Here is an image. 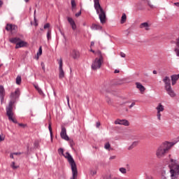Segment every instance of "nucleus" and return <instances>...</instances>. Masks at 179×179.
<instances>
[{
	"mask_svg": "<svg viewBox=\"0 0 179 179\" xmlns=\"http://www.w3.org/2000/svg\"><path fill=\"white\" fill-rule=\"evenodd\" d=\"M57 62L59 64V69H64L62 66H64V63L62 62V58L57 59Z\"/></svg>",
	"mask_w": 179,
	"mask_h": 179,
	"instance_id": "nucleus-23",
	"label": "nucleus"
},
{
	"mask_svg": "<svg viewBox=\"0 0 179 179\" xmlns=\"http://www.w3.org/2000/svg\"><path fill=\"white\" fill-rule=\"evenodd\" d=\"M34 87H35V89L37 90L38 88H39L40 87H38V85H34Z\"/></svg>",
	"mask_w": 179,
	"mask_h": 179,
	"instance_id": "nucleus-52",
	"label": "nucleus"
},
{
	"mask_svg": "<svg viewBox=\"0 0 179 179\" xmlns=\"http://www.w3.org/2000/svg\"><path fill=\"white\" fill-rule=\"evenodd\" d=\"M70 179H78V175H72V177Z\"/></svg>",
	"mask_w": 179,
	"mask_h": 179,
	"instance_id": "nucleus-48",
	"label": "nucleus"
},
{
	"mask_svg": "<svg viewBox=\"0 0 179 179\" xmlns=\"http://www.w3.org/2000/svg\"><path fill=\"white\" fill-rule=\"evenodd\" d=\"M174 5H175L176 6H179V3H174Z\"/></svg>",
	"mask_w": 179,
	"mask_h": 179,
	"instance_id": "nucleus-61",
	"label": "nucleus"
},
{
	"mask_svg": "<svg viewBox=\"0 0 179 179\" xmlns=\"http://www.w3.org/2000/svg\"><path fill=\"white\" fill-rule=\"evenodd\" d=\"M2 5H3V1H2V0H0V8L2 7Z\"/></svg>",
	"mask_w": 179,
	"mask_h": 179,
	"instance_id": "nucleus-55",
	"label": "nucleus"
},
{
	"mask_svg": "<svg viewBox=\"0 0 179 179\" xmlns=\"http://www.w3.org/2000/svg\"><path fill=\"white\" fill-rule=\"evenodd\" d=\"M93 45H94V42L92 41L91 42V47H93Z\"/></svg>",
	"mask_w": 179,
	"mask_h": 179,
	"instance_id": "nucleus-59",
	"label": "nucleus"
},
{
	"mask_svg": "<svg viewBox=\"0 0 179 179\" xmlns=\"http://www.w3.org/2000/svg\"><path fill=\"white\" fill-rule=\"evenodd\" d=\"M127 22V14L123 13L121 17L120 23L121 24H124Z\"/></svg>",
	"mask_w": 179,
	"mask_h": 179,
	"instance_id": "nucleus-22",
	"label": "nucleus"
},
{
	"mask_svg": "<svg viewBox=\"0 0 179 179\" xmlns=\"http://www.w3.org/2000/svg\"><path fill=\"white\" fill-rule=\"evenodd\" d=\"M114 73H120V69H115Z\"/></svg>",
	"mask_w": 179,
	"mask_h": 179,
	"instance_id": "nucleus-51",
	"label": "nucleus"
},
{
	"mask_svg": "<svg viewBox=\"0 0 179 179\" xmlns=\"http://www.w3.org/2000/svg\"><path fill=\"white\" fill-rule=\"evenodd\" d=\"M66 100H67V104H68V106H69V107H70V104H69V96H66Z\"/></svg>",
	"mask_w": 179,
	"mask_h": 179,
	"instance_id": "nucleus-46",
	"label": "nucleus"
},
{
	"mask_svg": "<svg viewBox=\"0 0 179 179\" xmlns=\"http://www.w3.org/2000/svg\"><path fill=\"white\" fill-rule=\"evenodd\" d=\"M119 171L122 173V174H127V169L124 167H121L119 169Z\"/></svg>",
	"mask_w": 179,
	"mask_h": 179,
	"instance_id": "nucleus-29",
	"label": "nucleus"
},
{
	"mask_svg": "<svg viewBox=\"0 0 179 179\" xmlns=\"http://www.w3.org/2000/svg\"><path fill=\"white\" fill-rule=\"evenodd\" d=\"M27 45V42L22 41V39H20L18 43L15 45V49L17 50V48H22L23 47H26Z\"/></svg>",
	"mask_w": 179,
	"mask_h": 179,
	"instance_id": "nucleus-13",
	"label": "nucleus"
},
{
	"mask_svg": "<svg viewBox=\"0 0 179 179\" xmlns=\"http://www.w3.org/2000/svg\"><path fill=\"white\" fill-rule=\"evenodd\" d=\"M10 43H11L12 44H17L19 43V41H20V38L18 37H13V38H10L9 39Z\"/></svg>",
	"mask_w": 179,
	"mask_h": 179,
	"instance_id": "nucleus-18",
	"label": "nucleus"
},
{
	"mask_svg": "<svg viewBox=\"0 0 179 179\" xmlns=\"http://www.w3.org/2000/svg\"><path fill=\"white\" fill-rule=\"evenodd\" d=\"M152 73H153L154 75H157V71L156 70H154V71H152Z\"/></svg>",
	"mask_w": 179,
	"mask_h": 179,
	"instance_id": "nucleus-56",
	"label": "nucleus"
},
{
	"mask_svg": "<svg viewBox=\"0 0 179 179\" xmlns=\"http://www.w3.org/2000/svg\"><path fill=\"white\" fill-rule=\"evenodd\" d=\"M13 155H15V154L14 153H10V159H14Z\"/></svg>",
	"mask_w": 179,
	"mask_h": 179,
	"instance_id": "nucleus-54",
	"label": "nucleus"
},
{
	"mask_svg": "<svg viewBox=\"0 0 179 179\" xmlns=\"http://www.w3.org/2000/svg\"><path fill=\"white\" fill-rule=\"evenodd\" d=\"M70 55L73 59H79V58H80V52L79 50L76 49H73L71 52Z\"/></svg>",
	"mask_w": 179,
	"mask_h": 179,
	"instance_id": "nucleus-10",
	"label": "nucleus"
},
{
	"mask_svg": "<svg viewBox=\"0 0 179 179\" xmlns=\"http://www.w3.org/2000/svg\"><path fill=\"white\" fill-rule=\"evenodd\" d=\"M162 179H167L169 178V171L167 172L164 170H162Z\"/></svg>",
	"mask_w": 179,
	"mask_h": 179,
	"instance_id": "nucleus-20",
	"label": "nucleus"
},
{
	"mask_svg": "<svg viewBox=\"0 0 179 179\" xmlns=\"http://www.w3.org/2000/svg\"><path fill=\"white\" fill-rule=\"evenodd\" d=\"M43 54V48L41 46H40L38 51L37 52V59H38V57H40V55H41Z\"/></svg>",
	"mask_w": 179,
	"mask_h": 179,
	"instance_id": "nucleus-28",
	"label": "nucleus"
},
{
	"mask_svg": "<svg viewBox=\"0 0 179 179\" xmlns=\"http://www.w3.org/2000/svg\"><path fill=\"white\" fill-rule=\"evenodd\" d=\"M18 125L20 127H26V124H22V123H19Z\"/></svg>",
	"mask_w": 179,
	"mask_h": 179,
	"instance_id": "nucleus-53",
	"label": "nucleus"
},
{
	"mask_svg": "<svg viewBox=\"0 0 179 179\" xmlns=\"http://www.w3.org/2000/svg\"><path fill=\"white\" fill-rule=\"evenodd\" d=\"M138 145V141H134L129 148V150H132Z\"/></svg>",
	"mask_w": 179,
	"mask_h": 179,
	"instance_id": "nucleus-24",
	"label": "nucleus"
},
{
	"mask_svg": "<svg viewBox=\"0 0 179 179\" xmlns=\"http://www.w3.org/2000/svg\"><path fill=\"white\" fill-rule=\"evenodd\" d=\"M14 155H22V153H20V152H14Z\"/></svg>",
	"mask_w": 179,
	"mask_h": 179,
	"instance_id": "nucleus-60",
	"label": "nucleus"
},
{
	"mask_svg": "<svg viewBox=\"0 0 179 179\" xmlns=\"http://www.w3.org/2000/svg\"><path fill=\"white\" fill-rule=\"evenodd\" d=\"M22 83V77L20 76H17L16 78V84L20 85Z\"/></svg>",
	"mask_w": 179,
	"mask_h": 179,
	"instance_id": "nucleus-27",
	"label": "nucleus"
},
{
	"mask_svg": "<svg viewBox=\"0 0 179 179\" xmlns=\"http://www.w3.org/2000/svg\"><path fill=\"white\" fill-rule=\"evenodd\" d=\"M80 15H82V11H79L78 13H76V17H79V16H80Z\"/></svg>",
	"mask_w": 179,
	"mask_h": 179,
	"instance_id": "nucleus-47",
	"label": "nucleus"
},
{
	"mask_svg": "<svg viewBox=\"0 0 179 179\" xmlns=\"http://www.w3.org/2000/svg\"><path fill=\"white\" fill-rule=\"evenodd\" d=\"M38 141H35L34 143V148H38Z\"/></svg>",
	"mask_w": 179,
	"mask_h": 179,
	"instance_id": "nucleus-39",
	"label": "nucleus"
},
{
	"mask_svg": "<svg viewBox=\"0 0 179 179\" xmlns=\"http://www.w3.org/2000/svg\"><path fill=\"white\" fill-rule=\"evenodd\" d=\"M63 156L65 157V159H67L71 167L72 175L78 176V167L76 166V162H75L72 155H71L69 152H66V154L63 155Z\"/></svg>",
	"mask_w": 179,
	"mask_h": 179,
	"instance_id": "nucleus-6",
	"label": "nucleus"
},
{
	"mask_svg": "<svg viewBox=\"0 0 179 179\" xmlns=\"http://www.w3.org/2000/svg\"><path fill=\"white\" fill-rule=\"evenodd\" d=\"M29 146L27 145V152H29Z\"/></svg>",
	"mask_w": 179,
	"mask_h": 179,
	"instance_id": "nucleus-62",
	"label": "nucleus"
},
{
	"mask_svg": "<svg viewBox=\"0 0 179 179\" xmlns=\"http://www.w3.org/2000/svg\"><path fill=\"white\" fill-rule=\"evenodd\" d=\"M179 142V136L176 138L175 141L169 142L165 141L157 149L156 155L157 157L159 158L163 157L166 153H169V150L171 149L172 146H174L176 143Z\"/></svg>",
	"mask_w": 179,
	"mask_h": 179,
	"instance_id": "nucleus-2",
	"label": "nucleus"
},
{
	"mask_svg": "<svg viewBox=\"0 0 179 179\" xmlns=\"http://www.w3.org/2000/svg\"><path fill=\"white\" fill-rule=\"evenodd\" d=\"M120 57H122V58H125V57H126L125 53H124V52H120Z\"/></svg>",
	"mask_w": 179,
	"mask_h": 179,
	"instance_id": "nucleus-49",
	"label": "nucleus"
},
{
	"mask_svg": "<svg viewBox=\"0 0 179 179\" xmlns=\"http://www.w3.org/2000/svg\"><path fill=\"white\" fill-rule=\"evenodd\" d=\"M60 135H66V129L65 127H62Z\"/></svg>",
	"mask_w": 179,
	"mask_h": 179,
	"instance_id": "nucleus-31",
	"label": "nucleus"
},
{
	"mask_svg": "<svg viewBox=\"0 0 179 179\" xmlns=\"http://www.w3.org/2000/svg\"><path fill=\"white\" fill-rule=\"evenodd\" d=\"M92 30H102L103 27H101L100 24H92L91 26Z\"/></svg>",
	"mask_w": 179,
	"mask_h": 179,
	"instance_id": "nucleus-17",
	"label": "nucleus"
},
{
	"mask_svg": "<svg viewBox=\"0 0 179 179\" xmlns=\"http://www.w3.org/2000/svg\"><path fill=\"white\" fill-rule=\"evenodd\" d=\"M57 152L59 155H62V156H64V148H59Z\"/></svg>",
	"mask_w": 179,
	"mask_h": 179,
	"instance_id": "nucleus-34",
	"label": "nucleus"
},
{
	"mask_svg": "<svg viewBox=\"0 0 179 179\" xmlns=\"http://www.w3.org/2000/svg\"><path fill=\"white\" fill-rule=\"evenodd\" d=\"M6 30L7 31H17V26L12 24H7Z\"/></svg>",
	"mask_w": 179,
	"mask_h": 179,
	"instance_id": "nucleus-12",
	"label": "nucleus"
},
{
	"mask_svg": "<svg viewBox=\"0 0 179 179\" xmlns=\"http://www.w3.org/2000/svg\"><path fill=\"white\" fill-rule=\"evenodd\" d=\"M11 167L12 169H13L14 170H15V169H17V166H15V162H13L11 164Z\"/></svg>",
	"mask_w": 179,
	"mask_h": 179,
	"instance_id": "nucleus-40",
	"label": "nucleus"
},
{
	"mask_svg": "<svg viewBox=\"0 0 179 179\" xmlns=\"http://www.w3.org/2000/svg\"><path fill=\"white\" fill-rule=\"evenodd\" d=\"M115 125H124V127H129V121L127 120L117 119L115 121Z\"/></svg>",
	"mask_w": 179,
	"mask_h": 179,
	"instance_id": "nucleus-9",
	"label": "nucleus"
},
{
	"mask_svg": "<svg viewBox=\"0 0 179 179\" xmlns=\"http://www.w3.org/2000/svg\"><path fill=\"white\" fill-rule=\"evenodd\" d=\"M41 65L42 66V69L44 72H45V65L44 64V62H41Z\"/></svg>",
	"mask_w": 179,
	"mask_h": 179,
	"instance_id": "nucleus-38",
	"label": "nucleus"
},
{
	"mask_svg": "<svg viewBox=\"0 0 179 179\" xmlns=\"http://www.w3.org/2000/svg\"><path fill=\"white\" fill-rule=\"evenodd\" d=\"M135 106V102L131 103V104L129 106V108H132Z\"/></svg>",
	"mask_w": 179,
	"mask_h": 179,
	"instance_id": "nucleus-50",
	"label": "nucleus"
},
{
	"mask_svg": "<svg viewBox=\"0 0 179 179\" xmlns=\"http://www.w3.org/2000/svg\"><path fill=\"white\" fill-rule=\"evenodd\" d=\"M95 55H97L99 57H96L92 64L91 68L93 71L100 69L101 68V64H103L104 61V54H101V51L97 50L95 52Z\"/></svg>",
	"mask_w": 179,
	"mask_h": 179,
	"instance_id": "nucleus-3",
	"label": "nucleus"
},
{
	"mask_svg": "<svg viewBox=\"0 0 179 179\" xmlns=\"http://www.w3.org/2000/svg\"><path fill=\"white\" fill-rule=\"evenodd\" d=\"M171 80H176V81H177V80H178V79H179V74H174V75H172V76H171Z\"/></svg>",
	"mask_w": 179,
	"mask_h": 179,
	"instance_id": "nucleus-25",
	"label": "nucleus"
},
{
	"mask_svg": "<svg viewBox=\"0 0 179 179\" xmlns=\"http://www.w3.org/2000/svg\"><path fill=\"white\" fill-rule=\"evenodd\" d=\"M157 119L159 120V121H160V120H162V118H161L162 114H160V112L157 113Z\"/></svg>",
	"mask_w": 179,
	"mask_h": 179,
	"instance_id": "nucleus-36",
	"label": "nucleus"
},
{
	"mask_svg": "<svg viewBox=\"0 0 179 179\" xmlns=\"http://www.w3.org/2000/svg\"><path fill=\"white\" fill-rule=\"evenodd\" d=\"M41 88H40V87L38 88V89H36L37 92H38V90H41Z\"/></svg>",
	"mask_w": 179,
	"mask_h": 179,
	"instance_id": "nucleus-64",
	"label": "nucleus"
},
{
	"mask_svg": "<svg viewBox=\"0 0 179 179\" xmlns=\"http://www.w3.org/2000/svg\"><path fill=\"white\" fill-rule=\"evenodd\" d=\"M110 143H106L104 145L105 149H106V150H110Z\"/></svg>",
	"mask_w": 179,
	"mask_h": 179,
	"instance_id": "nucleus-33",
	"label": "nucleus"
},
{
	"mask_svg": "<svg viewBox=\"0 0 179 179\" xmlns=\"http://www.w3.org/2000/svg\"><path fill=\"white\" fill-rule=\"evenodd\" d=\"M176 82H177V81H176V80H172V85H173V86H174V85H176Z\"/></svg>",
	"mask_w": 179,
	"mask_h": 179,
	"instance_id": "nucleus-57",
	"label": "nucleus"
},
{
	"mask_svg": "<svg viewBox=\"0 0 179 179\" xmlns=\"http://www.w3.org/2000/svg\"><path fill=\"white\" fill-rule=\"evenodd\" d=\"M65 78V72L64 71V69H59V78L64 79Z\"/></svg>",
	"mask_w": 179,
	"mask_h": 179,
	"instance_id": "nucleus-21",
	"label": "nucleus"
},
{
	"mask_svg": "<svg viewBox=\"0 0 179 179\" xmlns=\"http://www.w3.org/2000/svg\"><path fill=\"white\" fill-rule=\"evenodd\" d=\"M94 3L96 13L99 15L100 22L101 24H104L106 23V12H104L101 6H100L99 0H94Z\"/></svg>",
	"mask_w": 179,
	"mask_h": 179,
	"instance_id": "nucleus-5",
	"label": "nucleus"
},
{
	"mask_svg": "<svg viewBox=\"0 0 179 179\" xmlns=\"http://www.w3.org/2000/svg\"><path fill=\"white\" fill-rule=\"evenodd\" d=\"M104 179H111V176H109V177H108V178L105 177V178H104Z\"/></svg>",
	"mask_w": 179,
	"mask_h": 179,
	"instance_id": "nucleus-58",
	"label": "nucleus"
},
{
	"mask_svg": "<svg viewBox=\"0 0 179 179\" xmlns=\"http://www.w3.org/2000/svg\"><path fill=\"white\" fill-rule=\"evenodd\" d=\"M71 8L73 9V8H76V3L75 2V0H71Z\"/></svg>",
	"mask_w": 179,
	"mask_h": 179,
	"instance_id": "nucleus-35",
	"label": "nucleus"
},
{
	"mask_svg": "<svg viewBox=\"0 0 179 179\" xmlns=\"http://www.w3.org/2000/svg\"><path fill=\"white\" fill-rule=\"evenodd\" d=\"M20 96V89L17 88L14 92H11L10 95V101L8 106L6 108V115L10 121L13 124H17V120L15 117V112H13V106L16 103V100Z\"/></svg>",
	"mask_w": 179,
	"mask_h": 179,
	"instance_id": "nucleus-1",
	"label": "nucleus"
},
{
	"mask_svg": "<svg viewBox=\"0 0 179 179\" xmlns=\"http://www.w3.org/2000/svg\"><path fill=\"white\" fill-rule=\"evenodd\" d=\"M5 141V135H0V142Z\"/></svg>",
	"mask_w": 179,
	"mask_h": 179,
	"instance_id": "nucleus-41",
	"label": "nucleus"
},
{
	"mask_svg": "<svg viewBox=\"0 0 179 179\" xmlns=\"http://www.w3.org/2000/svg\"><path fill=\"white\" fill-rule=\"evenodd\" d=\"M48 128L50 135H52V128L51 127V123L49 124Z\"/></svg>",
	"mask_w": 179,
	"mask_h": 179,
	"instance_id": "nucleus-37",
	"label": "nucleus"
},
{
	"mask_svg": "<svg viewBox=\"0 0 179 179\" xmlns=\"http://www.w3.org/2000/svg\"><path fill=\"white\" fill-rule=\"evenodd\" d=\"M143 1H144V2H146V3H148L150 8H155V6H153V4H152V3L150 2V0H143Z\"/></svg>",
	"mask_w": 179,
	"mask_h": 179,
	"instance_id": "nucleus-30",
	"label": "nucleus"
},
{
	"mask_svg": "<svg viewBox=\"0 0 179 179\" xmlns=\"http://www.w3.org/2000/svg\"><path fill=\"white\" fill-rule=\"evenodd\" d=\"M51 29H48V32H47V39H48V41H50V40H51Z\"/></svg>",
	"mask_w": 179,
	"mask_h": 179,
	"instance_id": "nucleus-26",
	"label": "nucleus"
},
{
	"mask_svg": "<svg viewBox=\"0 0 179 179\" xmlns=\"http://www.w3.org/2000/svg\"><path fill=\"white\" fill-rule=\"evenodd\" d=\"M44 29H50V23H46L44 26H43Z\"/></svg>",
	"mask_w": 179,
	"mask_h": 179,
	"instance_id": "nucleus-42",
	"label": "nucleus"
},
{
	"mask_svg": "<svg viewBox=\"0 0 179 179\" xmlns=\"http://www.w3.org/2000/svg\"><path fill=\"white\" fill-rule=\"evenodd\" d=\"M170 169L171 178L176 179L178 178L179 176V165L177 164V161L174 159H171V163L169 165Z\"/></svg>",
	"mask_w": 179,
	"mask_h": 179,
	"instance_id": "nucleus-4",
	"label": "nucleus"
},
{
	"mask_svg": "<svg viewBox=\"0 0 179 179\" xmlns=\"http://www.w3.org/2000/svg\"><path fill=\"white\" fill-rule=\"evenodd\" d=\"M136 88L138 89V90L141 92V93H143L146 88H145V86H143L141 83H136Z\"/></svg>",
	"mask_w": 179,
	"mask_h": 179,
	"instance_id": "nucleus-16",
	"label": "nucleus"
},
{
	"mask_svg": "<svg viewBox=\"0 0 179 179\" xmlns=\"http://www.w3.org/2000/svg\"><path fill=\"white\" fill-rule=\"evenodd\" d=\"M100 125H101V123H100V122H96V128H100Z\"/></svg>",
	"mask_w": 179,
	"mask_h": 179,
	"instance_id": "nucleus-43",
	"label": "nucleus"
},
{
	"mask_svg": "<svg viewBox=\"0 0 179 179\" xmlns=\"http://www.w3.org/2000/svg\"><path fill=\"white\" fill-rule=\"evenodd\" d=\"M5 96H6V92H5V87L3 85H0V100L1 103H3L5 100Z\"/></svg>",
	"mask_w": 179,
	"mask_h": 179,
	"instance_id": "nucleus-11",
	"label": "nucleus"
},
{
	"mask_svg": "<svg viewBox=\"0 0 179 179\" xmlns=\"http://www.w3.org/2000/svg\"><path fill=\"white\" fill-rule=\"evenodd\" d=\"M38 93L41 95L43 96V94H44V92H43V90L41 89L39 90H38Z\"/></svg>",
	"mask_w": 179,
	"mask_h": 179,
	"instance_id": "nucleus-45",
	"label": "nucleus"
},
{
	"mask_svg": "<svg viewBox=\"0 0 179 179\" xmlns=\"http://www.w3.org/2000/svg\"><path fill=\"white\" fill-rule=\"evenodd\" d=\"M113 85L110 84V85H106V101L108 104H111V99L108 96H113Z\"/></svg>",
	"mask_w": 179,
	"mask_h": 179,
	"instance_id": "nucleus-8",
	"label": "nucleus"
},
{
	"mask_svg": "<svg viewBox=\"0 0 179 179\" xmlns=\"http://www.w3.org/2000/svg\"><path fill=\"white\" fill-rule=\"evenodd\" d=\"M62 139H64V141H69V136L68 135H61Z\"/></svg>",
	"mask_w": 179,
	"mask_h": 179,
	"instance_id": "nucleus-32",
	"label": "nucleus"
},
{
	"mask_svg": "<svg viewBox=\"0 0 179 179\" xmlns=\"http://www.w3.org/2000/svg\"><path fill=\"white\" fill-rule=\"evenodd\" d=\"M91 52H93L94 54V50H91Z\"/></svg>",
	"mask_w": 179,
	"mask_h": 179,
	"instance_id": "nucleus-63",
	"label": "nucleus"
},
{
	"mask_svg": "<svg viewBox=\"0 0 179 179\" xmlns=\"http://www.w3.org/2000/svg\"><path fill=\"white\" fill-rule=\"evenodd\" d=\"M90 174H91V176H96V174H97V171H90Z\"/></svg>",
	"mask_w": 179,
	"mask_h": 179,
	"instance_id": "nucleus-44",
	"label": "nucleus"
},
{
	"mask_svg": "<svg viewBox=\"0 0 179 179\" xmlns=\"http://www.w3.org/2000/svg\"><path fill=\"white\" fill-rule=\"evenodd\" d=\"M163 82L168 94H169L171 97H176V93H174V91L171 89V80H170V77L166 76L163 79Z\"/></svg>",
	"mask_w": 179,
	"mask_h": 179,
	"instance_id": "nucleus-7",
	"label": "nucleus"
},
{
	"mask_svg": "<svg viewBox=\"0 0 179 179\" xmlns=\"http://www.w3.org/2000/svg\"><path fill=\"white\" fill-rule=\"evenodd\" d=\"M67 20L69 23V24L71 26L72 30H76V23H75V20H73V18L71 17H67Z\"/></svg>",
	"mask_w": 179,
	"mask_h": 179,
	"instance_id": "nucleus-14",
	"label": "nucleus"
},
{
	"mask_svg": "<svg viewBox=\"0 0 179 179\" xmlns=\"http://www.w3.org/2000/svg\"><path fill=\"white\" fill-rule=\"evenodd\" d=\"M140 29H145L146 31H149L150 30V24L148 22H143L139 26Z\"/></svg>",
	"mask_w": 179,
	"mask_h": 179,
	"instance_id": "nucleus-15",
	"label": "nucleus"
},
{
	"mask_svg": "<svg viewBox=\"0 0 179 179\" xmlns=\"http://www.w3.org/2000/svg\"><path fill=\"white\" fill-rule=\"evenodd\" d=\"M156 110H157V113H162L164 111V106H163L162 103H159L156 108Z\"/></svg>",
	"mask_w": 179,
	"mask_h": 179,
	"instance_id": "nucleus-19",
	"label": "nucleus"
}]
</instances>
